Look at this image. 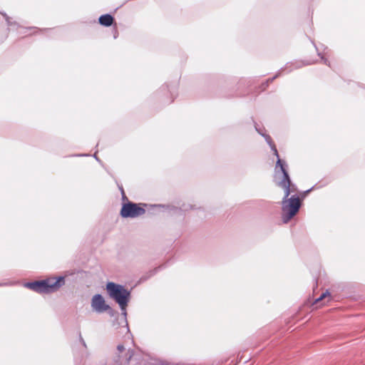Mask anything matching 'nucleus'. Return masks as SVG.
Returning a JSON list of instances; mask_svg holds the SVG:
<instances>
[{"instance_id": "1a4fd4ad", "label": "nucleus", "mask_w": 365, "mask_h": 365, "mask_svg": "<svg viewBox=\"0 0 365 365\" xmlns=\"http://www.w3.org/2000/svg\"><path fill=\"white\" fill-rule=\"evenodd\" d=\"M326 298H328V300H329V299H330V294H329V292H327H327H324V293H322V294H321V296L315 300V303L317 304V303H318L319 302H320V301H322V299H326Z\"/></svg>"}, {"instance_id": "20e7f679", "label": "nucleus", "mask_w": 365, "mask_h": 365, "mask_svg": "<svg viewBox=\"0 0 365 365\" xmlns=\"http://www.w3.org/2000/svg\"><path fill=\"white\" fill-rule=\"evenodd\" d=\"M282 203V220L287 223L299 211L300 200L298 197L292 196L289 199L284 197Z\"/></svg>"}, {"instance_id": "9b49d317", "label": "nucleus", "mask_w": 365, "mask_h": 365, "mask_svg": "<svg viewBox=\"0 0 365 365\" xmlns=\"http://www.w3.org/2000/svg\"><path fill=\"white\" fill-rule=\"evenodd\" d=\"M4 16L6 17V21H7L8 25H9V26H11V22H10L9 18L6 14H4Z\"/></svg>"}, {"instance_id": "39448f33", "label": "nucleus", "mask_w": 365, "mask_h": 365, "mask_svg": "<svg viewBox=\"0 0 365 365\" xmlns=\"http://www.w3.org/2000/svg\"><path fill=\"white\" fill-rule=\"evenodd\" d=\"M145 212L143 207L133 202H128L123 205L120 215L123 217L135 218L143 215Z\"/></svg>"}, {"instance_id": "f257e3e1", "label": "nucleus", "mask_w": 365, "mask_h": 365, "mask_svg": "<svg viewBox=\"0 0 365 365\" xmlns=\"http://www.w3.org/2000/svg\"><path fill=\"white\" fill-rule=\"evenodd\" d=\"M64 284V277H51L46 279L27 282L24 287L38 293H50L56 291Z\"/></svg>"}, {"instance_id": "6e6552de", "label": "nucleus", "mask_w": 365, "mask_h": 365, "mask_svg": "<svg viewBox=\"0 0 365 365\" xmlns=\"http://www.w3.org/2000/svg\"><path fill=\"white\" fill-rule=\"evenodd\" d=\"M255 130H257L259 133H260L262 136L264 137L265 138V140L267 141V143L269 144V145L270 146L271 149L273 150L274 152V155L277 157V158H279V154H278V152H277V148L275 146V145L273 143L272 140V138L269 135H264L262 133H260L258 130H257V128H255Z\"/></svg>"}, {"instance_id": "7ed1b4c3", "label": "nucleus", "mask_w": 365, "mask_h": 365, "mask_svg": "<svg viewBox=\"0 0 365 365\" xmlns=\"http://www.w3.org/2000/svg\"><path fill=\"white\" fill-rule=\"evenodd\" d=\"M275 173L276 178L281 179L278 181L277 184L284 190V197L287 198L292 192H295L296 187L294 185L291 183L289 174L284 168V164L280 160L279 157L277 158Z\"/></svg>"}, {"instance_id": "423d86ee", "label": "nucleus", "mask_w": 365, "mask_h": 365, "mask_svg": "<svg viewBox=\"0 0 365 365\" xmlns=\"http://www.w3.org/2000/svg\"><path fill=\"white\" fill-rule=\"evenodd\" d=\"M91 307L94 311L102 313L110 309L106 304L104 298L101 294H95L91 300Z\"/></svg>"}, {"instance_id": "f03ea898", "label": "nucleus", "mask_w": 365, "mask_h": 365, "mask_svg": "<svg viewBox=\"0 0 365 365\" xmlns=\"http://www.w3.org/2000/svg\"><path fill=\"white\" fill-rule=\"evenodd\" d=\"M106 289L110 297L119 304L122 314L126 317V307L130 299V292L123 286L114 282H108L106 284Z\"/></svg>"}, {"instance_id": "0eeeda50", "label": "nucleus", "mask_w": 365, "mask_h": 365, "mask_svg": "<svg viewBox=\"0 0 365 365\" xmlns=\"http://www.w3.org/2000/svg\"><path fill=\"white\" fill-rule=\"evenodd\" d=\"M113 22V18L110 14L102 15L99 18V23L103 26H109L112 25Z\"/></svg>"}, {"instance_id": "9d476101", "label": "nucleus", "mask_w": 365, "mask_h": 365, "mask_svg": "<svg viewBox=\"0 0 365 365\" xmlns=\"http://www.w3.org/2000/svg\"><path fill=\"white\" fill-rule=\"evenodd\" d=\"M117 349L120 353H121L125 350V347L123 345L120 344L117 346Z\"/></svg>"}, {"instance_id": "f8f14e48", "label": "nucleus", "mask_w": 365, "mask_h": 365, "mask_svg": "<svg viewBox=\"0 0 365 365\" xmlns=\"http://www.w3.org/2000/svg\"><path fill=\"white\" fill-rule=\"evenodd\" d=\"M322 58L324 60V63L328 64L327 59H325L324 56H322Z\"/></svg>"}]
</instances>
